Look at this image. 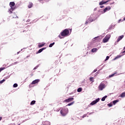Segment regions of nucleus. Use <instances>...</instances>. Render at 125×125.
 <instances>
[{"label":"nucleus","instance_id":"f257e3e1","mask_svg":"<svg viewBox=\"0 0 125 125\" xmlns=\"http://www.w3.org/2000/svg\"><path fill=\"white\" fill-rule=\"evenodd\" d=\"M69 29H65L62 31V32L61 33L60 35H59V38H60V39H62L61 36L62 37H68V36H69Z\"/></svg>","mask_w":125,"mask_h":125},{"label":"nucleus","instance_id":"f03ea898","mask_svg":"<svg viewBox=\"0 0 125 125\" xmlns=\"http://www.w3.org/2000/svg\"><path fill=\"white\" fill-rule=\"evenodd\" d=\"M68 108H62L61 110V114L62 115V116H65L67 114H68Z\"/></svg>","mask_w":125,"mask_h":125},{"label":"nucleus","instance_id":"7ed1b4c3","mask_svg":"<svg viewBox=\"0 0 125 125\" xmlns=\"http://www.w3.org/2000/svg\"><path fill=\"white\" fill-rule=\"evenodd\" d=\"M110 38H111L110 35L108 34L106 35V36L103 40V42L104 43L108 42L109 41V40H110Z\"/></svg>","mask_w":125,"mask_h":125},{"label":"nucleus","instance_id":"20e7f679","mask_svg":"<svg viewBox=\"0 0 125 125\" xmlns=\"http://www.w3.org/2000/svg\"><path fill=\"white\" fill-rule=\"evenodd\" d=\"M98 88L99 90H103V89L105 88V84H104V83H101L99 85Z\"/></svg>","mask_w":125,"mask_h":125},{"label":"nucleus","instance_id":"39448f33","mask_svg":"<svg viewBox=\"0 0 125 125\" xmlns=\"http://www.w3.org/2000/svg\"><path fill=\"white\" fill-rule=\"evenodd\" d=\"M99 100H100V99L98 98L96 100H95V101L92 102L90 103V105H95V104H96V103H97L98 102H99Z\"/></svg>","mask_w":125,"mask_h":125},{"label":"nucleus","instance_id":"423d86ee","mask_svg":"<svg viewBox=\"0 0 125 125\" xmlns=\"http://www.w3.org/2000/svg\"><path fill=\"white\" fill-rule=\"evenodd\" d=\"M74 98H70L67 99H66L64 101V102H67V103H69V102H72L74 100Z\"/></svg>","mask_w":125,"mask_h":125},{"label":"nucleus","instance_id":"0eeeda50","mask_svg":"<svg viewBox=\"0 0 125 125\" xmlns=\"http://www.w3.org/2000/svg\"><path fill=\"white\" fill-rule=\"evenodd\" d=\"M40 83V80L39 79H37L34 81H33L31 83V84H36V83Z\"/></svg>","mask_w":125,"mask_h":125},{"label":"nucleus","instance_id":"6e6552de","mask_svg":"<svg viewBox=\"0 0 125 125\" xmlns=\"http://www.w3.org/2000/svg\"><path fill=\"white\" fill-rule=\"evenodd\" d=\"M111 9V7L110 6H107L106 7L105 9H104V12H106Z\"/></svg>","mask_w":125,"mask_h":125},{"label":"nucleus","instance_id":"1a4fd4ad","mask_svg":"<svg viewBox=\"0 0 125 125\" xmlns=\"http://www.w3.org/2000/svg\"><path fill=\"white\" fill-rule=\"evenodd\" d=\"M108 1H110V0H107L106 1H102L99 3L100 5H102L103 4H105V3H107V2H108Z\"/></svg>","mask_w":125,"mask_h":125},{"label":"nucleus","instance_id":"9d476101","mask_svg":"<svg viewBox=\"0 0 125 125\" xmlns=\"http://www.w3.org/2000/svg\"><path fill=\"white\" fill-rule=\"evenodd\" d=\"M92 21H93V20L88 19L85 21V24L86 25V24H88V23H91V22H92Z\"/></svg>","mask_w":125,"mask_h":125},{"label":"nucleus","instance_id":"9b49d317","mask_svg":"<svg viewBox=\"0 0 125 125\" xmlns=\"http://www.w3.org/2000/svg\"><path fill=\"white\" fill-rule=\"evenodd\" d=\"M124 35H121L119 36L118 39H117V42H120V41H121L124 38Z\"/></svg>","mask_w":125,"mask_h":125},{"label":"nucleus","instance_id":"f8f14e48","mask_svg":"<svg viewBox=\"0 0 125 125\" xmlns=\"http://www.w3.org/2000/svg\"><path fill=\"white\" fill-rule=\"evenodd\" d=\"M33 4L32 2H29V4L28 5V8H32L33 7Z\"/></svg>","mask_w":125,"mask_h":125},{"label":"nucleus","instance_id":"ddd939ff","mask_svg":"<svg viewBox=\"0 0 125 125\" xmlns=\"http://www.w3.org/2000/svg\"><path fill=\"white\" fill-rule=\"evenodd\" d=\"M16 8L15 7H11L10 8V9L9 10V12L10 14H11V13H12V11H13V10H14Z\"/></svg>","mask_w":125,"mask_h":125},{"label":"nucleus","instance_id":"4468645a","mask_svg":"<svg viewBox=\"0 0 125 125\" xmlns=\"http://www.w3.org/2000/svg\"><path fill=\"white\" fill-rule=\"evenodd\" d=\"M46 48H42V49H40L37 53V54H38V53H41V52H42V51H43V50H44V49H45Z\"/></svg>","mask_w":125,"mask_h":125},{"label":"nucleus","instance_id":"2eb2a0df","mask_svg":"<svg viewBox=\"0 0 125 125\" xmlns=\"http://www.w3.org/2000/svg\"><path fill=\"white\" fill-rule=\"evenodd\" d=\"M15 5V3L14 2H10V7H13Z\"/></svg>","mask_w":125,"mask_h":125},{"label":"nucleus","instance_id":"dca6fc26","mask_svg":"<svg viewBox=\"0 0 125 125\" xmlns=\"http://www.w3.org/2000/svg\"><path fill=\"white\" fill-rule=\"evenodd\" d=\"M120 97H122V98H123V97H125V92L122 93L120 95Z\"/></svg>","mask_w":125,"mask_h":125},{"label":"nucleus","instance_id":"f3484780","mask_svg":"<svg viewBox=\"0 0 125 125\" xmlns=\"http://www.w3.org/2000/svg\"><path fill=\"white\" fill-rule=\"evenodd\" d=\"M42 46H44V44L42 43V44H39L38 45V47L39 48H41V47H42Z\"/></svg>","mask_w":125,"mask_h":125},{"label":"nucleus","instance_id":"a211bd4d","mask_svg":"<svg viewBox=\"0 0 125 125\" xmlns=\"http://www.w3.org/2000/svg\"><path fill=\"white\" fill-rule=\"evenodd\" d=\"M118 102H119V100H118L113 101V105H115L117 103H118Z\"/></svg>","mask_w":125,"mask_h":125},{"label":"nucleus","instance_id":"6ab92c4d","mask_svg":"<svg viewBox=\"0 0 125 125\" xmlns=\"http://www.w3.org/2000/svg\"><path fill=\"white\" fill-rule=\"evenodd\" d=\"M89 80H90V82H91V83H94V82L93 77L90 78Z\"/></svg>","mask_w":125,"mask_h":125},{"label":"nucleus","instance_id":"aec40b11","mask_svg":"<svg viewBox=\"0 0 125 125\" xmlns=\"http://www.w3.org/2000/svg\"><path fill=\"white\" fill-rule=\"evenodd\" d=\"M54 44H55V42H53V43L50 44V45H49V47H52V46H53V45H54Z\"/></svg>","mask_w":125,"mask_h":125},{"label":"nucleus","instance_id":"412c9836","mask_svg":"<svg viewBox=\"0 0 125 125\" xmlns=\"http://www.w3.org/2000/svg\"><path fill=\"white\" fill-rule=\"evenodd\" d=\"M34 104H36V101H32L30 105H34Z\"/></svg>","mask_w":125,"mask_h":125},{"label":"nucleus","instance_id":"4be33fe9","mask_svg":"<svg viewBox=\"0 0 125 125\" xmlns=\"http://www.w3.org/2000/svg\"><path fill=\"white\" fill-rule=\"evenodd\" d=\"M121 57H122V56L118 55L117 57L115 58L114 60H116V59H118L119 58H121Z\"/></svg>","mask_w":125,"mask_h":125},{"label":"nucleus","instance_id":"5701e85b","mask_svg":"<svg viewBox=\"0 0 125 125\" xmlns=\"http://www.w3.org/2000/svg\"><path fill=\"white\" fill-rule=\"evenodd\" d=\"M74 104H75V102H72V103L68 104L67 105V106H71V105H73Z\"/></svg>","mask_w":125,"mask_h":125},{"label":"nucleus","instance_id":"b1692460","mask_svg":"<svg viewBox=\"0 0 125 125\" xmlns=\"http://www.w3.org/2000/svg\"><path fill=\"white\" fill-rule=\"evenodd\" d=\"M92 52H96V51H97V48H93L91 50Z\"/></svg>","mask_w":125,"mask_h":125},{"label":"nucleus","instance_id":"393cba45","mask_svg":"<svg viewBox=\"0 0 125 125\" xmlns=\"http://www.w3.org/2000/svg\"><path fill=\"white\" fill-rule=\"evenodd\" d=\"M107 98V96H105L104 97H103L102 99V101H105V99Z\"/></svg>","mask_w":125,"mask_h":125},{"label":"nucleus","instance_id":"a878e982","mask_svg":"<svg viewBox=\"0 0 125 125\" xmlns=\"http://www.w3.org/2000/svg\"><path fill=\"white\" fill-rule=\"evenodd\" d=\"M82 90H83V89L82 88H79L77 89L78 92H81L82 91Z\"/></svg>","mask_w":125,"mask_h":125},{"label":"nucleus","instance_id":"bb28decb","mask_svg":"<svg viewBox=\"0 0 125 125\" xmlns=\"http://www.w3.org/2000/svg\"><path fill=\"white\" fill-rule=\"evenodd\" d=\"M5 69V67L0 68V73L1 72V71H3V70H4Z\"/></svg>","mask_w":125,"mask_h":125},{"label":"nucleus","instance_id":"cd10ccee","mask_svg":"<svg viewBox=\"0 0 125 125\" xmlns=\"http://www.w3.org/2000/svg\"><path fill=\"white\" fill-rule=\"evenodd\" d=\"M18 86V84L17 83H15L13 85V87H17Z\"/></svg>","mask_w":125,"mask_h":125},{"label":"nucleus","instance_id":"c85d7f7f","mask_svg":"<svg viewBox=\"0 0 125 125\" xmlns=\"http://www.w3.org/2000/svg\"><path fill=\"white\" fill-rule=\"evenodd\" d=\"M109 58H110V57L106 56L105 61H107V60H109Z\"/></svg>","mask_w":125,"mask_h":125},{"label":"nucleus","instance_id":"c756f323","mask_svg":"<svg viewBox=\"0 0 125 125\" xmlns=\"http://www.w3.org/2000/svg\"><path fill=\"white\" fill-rule=\"evenodd\" d=\"M115 76V74H112L110 75H109V78H112V77H114Z\"/></svg>","mask_w":125,"mask_h":125},{"label":"nucleus","instance_id":"7c9ffc66","mask_svg":"<svg viewBox=\"0 0 125 125\" xmlns=\"http://www.w3.org/2000/svg\"><path fill=\"white\" fill-rule=\"evenodd\" d=\"M5 80L3 79V80L0 81V83H3V82H5Z\"/></svg>","mask_w":125,"mask_h":125},{"label":"nucleus","instance_id":"2f4dec72","mask_svg":"<svg viewBox=\"0 0 125 125\" xmlns=\"http://www.w3.org/2000/svg\"><path fill=\"white\" fill-rule=\"evenodd\" d=\"M108 106H109V107H112V106H113V104H108Z\"/></svg>","mask_w":125,"mask_h":125},{"label":"nucleus","instance_id":"473e14b6","mask_svg":"<svg viewBox=\"0 0 125 125\" xmlns=\"http://www.w3.org/2000/svg\"><path fill=\"white\" fill-rule=\"evenodd\" d=\"M97 71V69H94V70L93 71V73H95V72Z\"/></svg>","mask_w":125,"mask_h":125},{"label":"nucleus","instance_id":"72a5a7b5","mask_svg":"<svg viewBox=\"0 0 125 125\" xmlns=\"http://www.w3.org/2000/svg\"><path fill=\"white\" fill-rule=\"evenodd\" d=\"M85 117H86V114H84L82 118H85Z\"/></svg>","mask_w":125,"mask_h":125},{"label":"nucleus","instance_id":"f704fd0d","mask_svg":"<svg viewBox=\"0 0 125 125\" xmlns=\"http://www.w3.org/2000/svg\"><path fill=\"white\" fill-rule=\"evenodd\" d=\"M2 120V117H0V121Z\"/></svg>","mask_w":125,"mask_h":125},{"label":"nucleus","instance_id":"c9c22d12","mask_svg":"<svg viewBox=\"0 0 125 125\" xmlns=\"http://www.w3.org/2000/svg\"><path fill=\"white\" fill-rule=\"evenodd\" d=\"M103 7H104V6H100V8H103Z\"/></svg>","mask_w":125,"mask_h":125},{"label":"nucleus","instance_id":"e433bc0d","mask_svg":"<svg viewBox=\"0 0 125 125\" xmlns=\"http://www.w3.org/2000/svg\"><path fill=\"white\" fill-rule=\"evenodd\" d=\"M122 53H125V50L122 52Z\"/></svg>","mask_w":125,"mask_h":125},{"label":"nucleus","instance_id":"4c0bfd02","mask_svg":"<svg viewBox=\"0 0 125 125\" xmlns=\"http://www.w3.org/2000/svg\"><path fill=\"white\" fill-rule=\"evenodd\" d=\"M18 62H16L14 64H17Z\"/></svg>","mask_w":125,"mask_h":125},{"label":"nucleus","instance_id":"58836bf2","mask_svg":"<svg viewBox=\"0 0 125 125\" xmlns=\"http://www.w3.org/2000/svg\"><path fill=\"white\" fill-rule=\"evenodd\" d=\"M114 2H113V3H111L110 4H114Z\"/></svg>","mask_w":125,"mask_h":125},{"label":"nucleus","instance_id":"ea45409f","mask_svg":"<svg viewBox=\"0 0 125 125\" xmlns=\"http://www.w3.org/2000/svg\"><path fill=\"white\" fill-rule=\"evenodd\" d=\"M70 32H72V29H69Z\"/></svg>","mask_w":125,"mask_h":125},{"label":"nucleus","instance_id":"a19ab883","mask_svg":"<svg viewBox=\"0 0 125 125\" xmlns=\"http://www.w3.org/2000/svg\"><path fill=\"white\" fill-rule=\"evenodd\" d=\"M123 49H124V50H125V46L124 47Z\"/></svg>","mask_w":125,"mask_h":125},{"label":"nucleus","instance_id":"79ce46f5","mask_svg":"<svg viewBox=\"0 0 125 125\" xmlns=\"http://www.w3.org/2000/svg\"><path fill=\"white\" fill-rule=\"evenodd\" d=\"M123 49H124V50H125V46L124 47Z\"/></svg>","mask_w":125,"mask_h":125},{"label":"nucleus","instance_id":"37998d69","mask_svg":"<svg viewBox=\"0 0 125 125\" xmlns=\"http://www.w3.org/2000/svg\"><path fill=\"white\" fill-rule=\"evenodd\" d=\"M124 20H125V17L124 18Z\"/></svg>","mask_w":125,"mask_h":125},{"label":"nucleus","instance_id":"c03bdc74","mask_svg":"<svg viewBox=\"0 0 125 125\" xmlns=\"http://www.w3.org/2000/svg\"><path fill=\"white\" fill-rule=\"evenodd\" d=\"M35 69H36V68H34V70H35Z\"/></svg>","mask_w":125,"mask_h":125}]
</instances>
